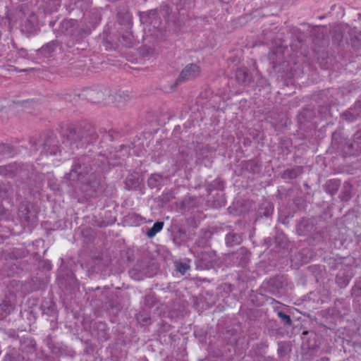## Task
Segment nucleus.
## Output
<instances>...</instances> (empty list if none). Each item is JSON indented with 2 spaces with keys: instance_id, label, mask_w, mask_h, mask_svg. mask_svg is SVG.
Instances as JSON below:
<instances>
[{
  "instance_id": "nucleus-1",
  "label": "nucleus",
  "mask_w": 361,
  "mask_h": 361,
  "mask_svg": "<svg viewBox=\"0 0 361 361\" xmlns=\"http://www.w3.org/2000/svg\"><path fill=\"white\" fill-rule=\"evenodd\" d=\"M91 167L87 164L83 158L74 161L71 171L65 176V178L71 183L80 182L81 190L87 195L92 196L100 185V179L94 173H89Z\"/></svg>"
},
{
  "instance_id": "nucleus-2",
  "label": "nucleus",
  "mask_w": 361,
  "mask_h": 361,
  "mask_svg": "<svg viewBox=\"0 0 361 361\" xmlns=\"http://www.w3.org/2000/svg\"><path fill=\"white\" fill-rule=\"evenodd\" d=\"M63 145L69 147L70 150L74 148L83 147L85 145L94 142L97 135L94 129L84 130L69 126L63 132Z\"/></svg>"
},
{
  "instance_id": "nucleus-3",
  "label": "nucleus",
  "mask_w": 361,
  "mask_h": 361,
  "mask_svg": "<svg viewBox=\"0 0 361 361\" xmlns=\"http://www.w3.org/2000/svg\"><path fill=\"white\" fill-rule=\"evenodd\" d=\"M79 97L92 103L102 102L104 104H110L114 102V97L111 94V91L108 88H87L79 94Z\"/></svg>"
},
{
  "instance_id": "nucleus-4",
  "label": "nucleus",
  "mask_w": 361,
  "mask_h": 361,
  "mask_svg": "<svg viewBox=\"0 0 361 361\" xmlns=\"http://www.w3.org/2000/svg\"><path fill=\"white\" fill-rule=\"evenodd\" d=\"M56 137L50 136L47 138L40 137L39 139L30 140L31 147L34 151H37L38 147L42 148L41 154L56 155L58 152H61L62 149H59Z\"/></svg>"
},
{
  "instance_id": "nucleus-5",
  "label": "nucleus",
  "mask_w": 361,
  "mask_h": 361,
  "mask_svg": "<svg viewBox=\"0 0 361 361\" xmlns=\"http://www.w3.org/2000/svg\"><path fill=\"white\" fill-rule=\"evenodd\" d=\"M18 217L23 225L33 226L37 223V214L32 204L22 202L18 209Z\"/></svg>"
},
{
  "instance_id": "nucleus-6",
  "label": "nucleus",
  "mask_w": 361,
  "mask_h": 361,
  "mask_svg": "<svg viewBox=\"0 0 361 361\" xmlns=\"http://www.w3.org/2000/svg\"><path fill=\"white\" fill-rule=\"evenodd\" d=\"M200 75V67L195 63L188 64L180 72L176 80V84H180L197 78Z\"/></svg>"
},
{
  "instance_id": "nucleus-7",
  "label": "nucleus",
  "mask_w": 361,
  "mask_h": 361,
  "mask_svg": "<svg viewBox=\"0 0 361 361\" xmlns=\"http://www.w3.org/2000/svg\"><path fill=\"white\" fill-rule=\"evenodd\" d=\"M131 277L135 280H140L143 277H150L154 274L152 268L149 267L147 260H142L130 271Z\"/></svg>"
},
{
  "instance_id": "nucleus-8",
  "label": "nucleus",
  "mask_w": 361,
  "mask_h": 361,
  "mask_svg": "<svg viewBox=\"0 0 361 361\" xmlns=\"http://www.w3.org/2000/svg\"><path fill=\"white\" fill-rule=\"evenodd\" d=\"M22 172L23 166L18 165L16 163L0 166V175L5 177L12 178L20 175Z\"/></svg>"
},
{
  "instance_id": "nucleus-9",
  "label": "nucleus",
  "mask_w": 361,
  "mask_h": 361,
  "mask_svg": "<svg viewBox=\"0 0 361 361\" xmlns=\"http://www.w3.org/2000/svg\"><path fill=\"white\" fill-rule=\"evenodd\" d=\"M140 20L142 23H149L154 29H159L161 22L159 20L157 10H152L141 16Z\"/></svg>"
},
{
  "instance_id": "nucleus-10",
  "label": "nucleus",
  "mask_w": 361,
  "mask_h": 361,
  "mask_svg": "<svg viewBox=\"0 0 361 361\" xmlns=\"http://www.w3.org/2000/svg\"><path fill=\"white\" fill-rule=\"evenodd\" d=\"M77 27V20L73 19L63 20L60 23V31L67 35H74Z\"/></svg>"
},
{
  "instance_id": "nucleus-11",
  "label": "nucleus",
  "mask_w": 361,
  "mask_h": 361,
  "mask_svg": "<svg viewBox=\"0 0 361 361\" xmlns=\"http://www.w3.org/2000/svg\"><path fill=\"white\" fill-rule=\"evenodd\" d=\"M360 108L361 102H355L353 108H350L349 110L343 113L341 116L343 119L348 121H353L360 116V112L359 111Z\"/></svg>"
},
{
  "instance_id": "nucleus-12",
  "label": "nucleus",
  "mask_w": 361,
  "mask_h": 361,
  "mask_svg": "<svg viewBox=\"0 0 361 361\" xmlns=\"http://www.w3.org/2000/svg\"><path fill=\"white\" fill-rule=\"evenodd\" d=\"M13 188L9 183H0V201L11 200Z\"/></svg>"
},
{
  "instance_id": "nucleus-13",
  "label": "nucleus",
  "mask_w": 361,
  "mask_h": 361,
  "mask_svg": "<svg viewBox=\"0 0 361 361\" xmlns=\"http://www.w3.org/2000/svg\"><path fill=\"white\" fill-rule=\"evenodd\" d=\"M235 77L238 82L243 85H248L252 81V75L245 68H238L236 71Z\"/></svg>"
},
{
  "instance_id": "nucleus-14",
  "label": "nucleus",
  "mask_w": 361,
  "mask_h": 361,
  "mask_svg": "<svg viewBox=\"0 0 361 361\" xmlns=\"http://www.w3.org/2000/svg\"><path fill=\"white\" fill-rule=\"evenodd\" d=\"M61 47L59 42L54 40L43 46L39 51L45 56H49L58 49H61Z\"/></svg>"
},
{
  "instance_id": "nucleus-15",
  "label": "nucleus",
  "mask_w": 361,
  "mask_h": 361,
  "mask_svg": "<svg viewBox=\"0 0 361 361\" xmlns=\"http://www.w3.org/2000/svg\"><path fill=\"white\" fill-rule=\"evenodd\" d=\"M348 34L353 47L359 46L361 42V31L356 27H348Z\"/></svg>"
},
{
  "instance_id": "nucleus-16",
  "label": "nucleus",
  "mask_w": 361,
  "mask_h": 361,
  "mask_svg": "<svg viewBox=\"0 0 361 361\" xmlns=\"http://www.w3.org/2000/svg\"><path fill=\"white\" fill-rule=\"evenodd\" d=\"M346 146L350 149L361 150V129L354 134L353 142L346 143Z\"/></svg>"
},
{
  "instance_id": "nucleus-17",
  "label": "nucleus",
  "mask_w": 361,
  "mask_h": 361,
  "mask_svg": "<svg viewBox=\"0 0 361 361\" xmlns=\"http://www.w3.org/2000/svg\"><path fill=\"white\" fill-rule=\"evenodd\" d=\"M236 258L239 259V264L244 267L250 261V253L245 248H240L236 253Z\"/></svg>"
},
{
  "instance_id": "nucleus-18",
  "label": "nucleus",
  "mask_w": 361,
  "mask_h": 361,
  "mask_svg": "<svg viewBox=\"0 0 361 361\" xmlns=\"http://www.w3.org/2000/svg\"><path fill=\"white\" fill-rule=\"evenodd\" d=\"M241 240V236L236 233H229L226 236V243L229 247L240 244Z\"/></svg>"
},
{
  "instance_id": "nucleus-19",
  "label": "nucleus",
  "mask_w": 361,
  "mask_h": 361,
  "mask_svg": "<svg viewBox=\"0 0 361 361\" xmlns=\"http://www.w3.org/2000/svg\"><path fill=\"white\" fill-rule=\"evenodd\" d=\"M302 171V170L301 167H296L294 169H286L283 171L282 176L284 178L293 179V178H295L300 174H301Z\"/></svg>"
},
{
  "instance_id": "nucleus-20",
  "label": "nucleus",
  "mask_w": 361,
  "mask_h": 361,
  "mask_svg": "<svg viewBox=\"0 0 361 361\" xmlns=\"http://www.w3.org/2000/svg\"><path fill=\"white\" fill-rule=\"evenodd\" d=\"M346 29L348 30V27L347 25L341 24V25H338V27H336L334 31V36H333L334 40L335 42H337L338 43L341 42L342 39H343L342 32Z\"/></svg>"
},
{
  "instance_id": "nucleus-21",
  "label": "nucleus",
  "mask_w": 361,
  "mask_h": 361,
  "mask_svg": "<svg viewBox=\"0 0 361 361\" xmlns=\"http://www.w3.org/2000/svg\"><path fill=\"white\" fill-rule=\"evenodd\" d=\"M120 42L125 47H131L133 45V36L130 32H126L122 35Z\"/></svg>"
},
{
  "instance_id": "nucleus-22",
  "label": "nucleus",
  "mask_w": 361,
  "mask_h": 361,
  "mask_svg": "<svg viewBox=\"0 0 361 361\" xmlns=\"http://www.w3.org/2000/svg\"><path fill=\"white\" fill-rule=\"evenodd\" d=\"M163 226V221L156 222L151 228L148 229L147 231V235L150 238H153L157 233L161 231Z\"/></svg>"
},
{
  "instance_id": "nucleus-23",
  "label": "nucleus",
  "mask_w": 361,
  "mask_h": 361,
  "mask_svg": "<svg viewBox=\"0 0 361 361\" xmlns=\"http://www.w3.org/2000/svg\"><path fill=\"white\" fill-rule=\"evenodd\" d=\"M13 154V150L11 146L4 144L0 145V160L5 157H11Z\"/></svg>"
},
{
  "instance_id": "nucleus-24",
  "label": "nucleus",
  "mask_w": 361,
  "mask_h": 361,
  "mask_svg": "<svg viewBox=\"0 0 361 361\" xmlns=\"http://www.w3.org/2000/svg\"><path fill=\"white\" fill-rule=\"evenodd\" d=\"M162 180V176L159 174H152L148 179V185L151 188H154L160 185Z\"/></svg>"
},
{
  "instance_id": "nucleus-25",
  "label": "nucleus",
  "mask_w": 361,
  "mask_h": 361,
  "mask_svg": "<svg viewBox=\"0 0 361 361\" xmlns=\"http://www.w3.org/2000/svg\"><path fill=\"white\" fill-rule=\"evenodd\" d=\"M23 357L16 351L8 353L4 357V361H23Z\"/></svg>"
},
{
  "instance_id": "nucleus-26",
  "label": "nucleus",
  "mask_w": 361,
  "mask_h": 361,
  "mask_svg": "<svg viewBox=\"0 0 361 361\" xmlns=\"http://www.w3.org/2000/svg\"><path fill=\"white\" fill-rule=\"evenodd\" d=\"M13 219L11 212L5 209L2 205L0 204V220L1 221H11Z\"/></svg>"
},
{
  "instance_id": "nucleus-27",
  "label": "nucleus",
  "mask_w": 361,
  "mask_h": 361,
  "mask_svg": "<svg viewBox=\"0 0 361 361\" xmlns=\"http://www.w3.org/2000/svg\"><path fill=\"white\" fill-rule=\"evenodd\" d=\"M278 314V317L281 319V321L284 324H286V325H290L291 323H292V321H291V319L290 317V316H288V314L282 312H279L277 313Z\"/></svg>"
},
{
  "instance_id": "nucleus-28",
  "label": "nucleus",
  "mask_w": 361,
  "mask_h": 361,
  "mask_svg": "<svg viewBox=\"0 0 361 361\" xmlns=\"http://www.w3.org/2000/svg\"><path fill=\"white\" fill-rule=\"evenodd\" d=\"M189 269L190 266L188 264L178 263L176 264V270L182 274H184Z\"/></svg>"
},
{
  "instance_id": "nucleus-29",
  "label": "nucleus",
  "mask_w": 361,
  "mask_h": 361,
  "mask_svg": "<svg viewBox=\"0 0 361 361\" xmlns=\"http://www.w3.org/2000/svg\"><path fill=\"white\" fill-rule=\"evenodd\" d=\"M118 97H119V99L118 100V102H121V100H123L124 102H127V101L130 100V99L131 98V96L128 91L120 92L118 94Z\"/></svg>"
},
{
  "instance_id": "nucleus-30",
  "label": "nucleus",
  "mask_w": 361,
  "mask_h": 361,
  "mask_svg": "<svg viewBox=\"0 0 361 361\" xmlns=\"http://www.w3.org/2000/svg\"><path fill=\"white\" fill-rule=\"evenodd\" d=\"M48 185L54 191H60L61 190L59 184H57L54 179L50 178L48 181Z\"/></svg>"
},
{
  "instance_id": "nucleus-31",
  "label": "nucleus",
  "mask_w": 361,
  "mask_h": 361,
  "mask_svg": "<svg viewBox=\"0 0 361 361\" xmlns=\"http://www.w3.org/2000/svg\"><path fill=\"white\" fill-rule=\"evenodd\" d=\"M27 22L30 24V28H32L35 25V16L34 15H31L29 18L27 20Z\"/></svg>"
},
{
  "instance_id": "nucleus-32",
  "label": "nucleus",
  "mask_w": 361,
  "mask_h": 361,
  "mask_svg": "<svg viewBox=\"0 0 361 361\" xmlns=\"http://www.w3.org/2000/svg\"><path fill=\"white\" fill-rule=\"evenodd\" d=\"M151 300H152V298L150 296H147L145 298V304L149 307H151L153 305L152 302L149 304V301Z\"/></svg>"
},
{
  "instance_id": "nucleus-33",
  "label": "nucleus",
  "mask_w": 361,
  "mask_h": 361,
  "mask_svg": "<svg viewBox=\"0 0 361 361\" xmlns=\"http://www.w3.org/2000/svg\"><path fill=\"white\" fill-rule=\"evenodd\" d=\"M133 216H135V219H136V221H137V223H139V222L142 220V219H141V217H140V216H137V215H133Z\"/></svg>"
},
{
  "instance_id": "nucleus-34",
  "label": "nucleus",
  "mask_w": 361,
  "mask_h": 361,
  "mask_svg": "<svg viewBox=\"0 0 361 361\" xmlns=\"http://www.w3.org/2000/svg\"><path fill=\"white\" fill-rule=\"evenodd\" d=\"M321 361H329V358H327V357L322 358Z\"/></svg>"
},
{
  "instance_id": "nucleus-35",
  "label": "nucleus",
  "mask_w": 361,
  "mask_h": 361,
  "mask_svg": "<svg viewBox=\"0 0 361 361\" xmlns=\"http://www.w3.org/2000/svg\"><path fill=\"white\" fill-rule=\"evenodd\" d=\"M65 152H70V153H72V152H68V150H65Z\"/></svg>"
}]
</instances>
